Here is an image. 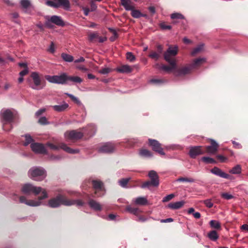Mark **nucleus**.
<instances>
[{
  "instance_id": "1",
  "label": "nucleus",
  "mask_w": 248,
  "mask_h": 248,
  "mask_svg": "<svg viewBox=\"0 0 248 248\" xmlns=\"http://www.w3.org/2000/svg\"><path fill=\"white\" fill-rule=\"evenodd\" d=\"M22 191L25 194L32 193L35 195L42 192V196L39 197L37 200H27L25 197H20V202L24 203L30 206H38L40 205L42 202V201L47 197V194L45 189L39 186H34L30 184H25L22 188Z\"/></svg>"
},
{
  "instance_id": "2",
  "label": "nucleus",
  "mask_w": 248,
  "mask_h": 248,
  "mask_svg": "<svg viewBox=\"0 0 248 248\" xmlns=\"http://www.w3.org/2000/svg\"><path fill=\"white\" fill-rule=\"evenodd\" d=\"M62 204L65 206H71L75 204L78 206H82L84 202L81 200H68L64 196L59 194L55 198L50 200L48 203V206L52 208L58 207Z\"/></svg>"
},
{
  "instance_id": "3",
  "label": "nucleus",
  "mask_w": 248,
  "mask_h": 248,
  "mask_svg": "<svg viewBox=\"0 0 248 248\" xmlns=\"http://www.w3.org/2000/svg\"><path fill=\"white\" fill-rule=\"evenodd\" d=\"M31 78L32 80L30 79H28L30 87L36 90H41L44 88L45 84L42 81L39 73L36 72H32L31 74Z\"/></svg>"
},
{
  "instance_id": "4",
  "label": "nucleus",
  "mask_w": 248,
  "mask_h": 248,
  "mask_svg": "<svg viewBox=\"0 0 248 248\" xmlns=\"http://www.w3.org/2000/svg\"><path fill=\"white\" fill-rule=\"evenodd\" d=\"M28 175L34 181H41L46 178V173L43 168L34 167L30 169Z\"/></svg>"
},
{
  "instance_id": "5",
  "label": "nucleus",
  "mask_w": 248,
  "mask_h": 248,
  "mask_svg": "<svg viewBox=\"0 0 248 248\" xmlns=\"http://www.w3.org/2000/svg\"><path fill=\"white\" fill-rule=\"evenodd\" d=\"M0 115L3 123V129L4 130L8 131L10 130L7 126L10 124L11 129L12 128L11 123L14 118V114L9 109H2L0 111Z\"/></svg>"
},
{
  "instance_id": "6",
  "label": "nucleus",
  "mask_w": 248,
  "mask_h": 248,
  "mask_svg": "<svg viewBox=\"0 0 248 248\" xmlns=\"http://www.w3.org/2000/svg\"><path fill=\"white\" fill-rule=\"evenodd\" d=\"M148 176L151 180L144 182L141 187L143 188H150L151 186L157 187L159 184V180L156 172L155 170H150L148 173Z\"/></svg>"
},
{
  "instance_id": "7",
  "label": "nucleus",
  "mask_w": 248,
  "mask_h": 248,
  "mask_svg": "<svg viewBox=\"0 0 248 248\" xmlns=\"http://www.w3.org/2000/svg\"><path fill=\"white\" fill-rule=\"evenodd\" d=\"M66 78L67 74L65 73L60 75H47L45 77L46 79L50 83L62 85L66 84Z\"/></svg>"
},
{
  "instance_id": "8",
  "label": "nucleus",
  "mask_w": 248,
  "mask_h": 248,
  "mask_svg": "<svg viewBox=\"0 0 248 248\" xmlns=\"http://www.w3.org/2000/svg\"><path fill=\"white\" fill-rule=\"evenodd\" d=\"M46 4L48 6L58 8L62 7L65 10H68L70 8V2L68 0H54V1L47 0Z\"/></svg>"
},
{
  "instance_id": "9",
  "label": "nucleus",
  "mask_w": 248,
  "mask_h": 248,
  "mask_svg": "<svg viewBox=\"0 0 248 248\" xmlns=\"http://www.w3.org/2000/svg\"><path fill=\"white\" fill-rule=\"evenodd\" d=\"M46 145L53 150H58L60 149H62L64 151L69 154H77L79 152L78 149H73L70 148V147H68L66 144L63 143H61L59 145H56L52 143L47 142L46 143Z\"/></svg>"
},
{
  "instance_id": "10",
  "label": "nucleus",
  "mask_w": 248,
  "mask_h": 248,
  "mask_svg": "<svg viewBox=\"0 0 248 248\" xmlns=\"http://www.w3.org/2000/svg\"><path fill=\"white\" fill-rule=\"evenodd\" d=\"M178 52V47L177 46H170L168 49L164 52V58L167 62L170 61H176L172 58L175 57Z\"/></svg>"
},
{
  "instance_id": "11",
  "label": "nucleus",
  "mask_w": 248,
  "mask_h": 248,
  "mask_svg": "<svg viewBox=\"0 0 248 248\" xmlns=\"http://www.w3.org/2000/svg\"><path fill=\"white\" fill-rule=\"evenodd\" d=\"M46 25L48 28L52 27V23H53L58 26L63 27L65 23L62 17L58 16H52L51 17L47 16Z\"/></svg>"
},
{
  "instance_id": "12",
  "label": "nucleus",
  "mask_w": 248,
  "mask_h": 248,
  "mask_svg": "<svg viewBox=\"0 0 248 248\" xmlns=\"http://www.w3.org/2000/svg\"><path fill=\"white\" fill-rule=\"evenodd\" d=\"M93 187L95 190V194L97 197H100L104 195L105 191L103 186V183L100 181H92Z\"/></svg>"
},
{
  "instance_id": "13",
  "label": "nucleus",
  "mask_w": 248,
  "mask_h": 248,
  "mask_svg": "<svg viewBox=\"0 0 248 248\" xmlns=\"http://www.w3.org/2000/svg\"><path fill=\"white\" fill-rule=\"evenodd\" d=\"M83 136V133L78 130L66 131L64 133V137L67 141L73 140H78Z\"/></svg>"
},
{
  "instance_id": "14",
  "label": "nucleus",
  "mask_w": 248,
  "mask_h": 248,
  "mask_svg": "<svg viewBox=\"0 0 248 248\" xmlns=\"http://www.w3.org/2000/svg\"><path fill=\"white\" fill-rule=\"evenodd\" d=\"M31 147L33 152L36 154H46V150L43 144L39 143H32Z\"/></svg>"
},
{
  "instance_id": "15",
  "label": "nucleus",
  "mask_w": 248,
  "mask_h": 248,
  "mask_svg": "<svg viewBox=\"0 0 248 248\" xmlns=\"http://www.w3.org/2000/svg\"><path fill=\"white\" fill-rule=\"evenodd\" d=\"M149 145L152 147L153 150L161 155H165L163 149L161 147V144L155 140L149 139Z\"/></svg>"
},
{
  "instance_id": "16",
  "label": "nucleus",
  "mask_w": 248,
  "mask_h": 248,
  "mask_svg": "<svg viewBox=\"0 0 248 248\" xmlns=\"http://www.w3.org/2000/svg\"><path fill=\"white\" fill-rule=\"evenodd\" d=\"M115 146L111 142H108L104 144L98 150L99 153H110L114 151Z\"/></svg>"
},
{
  "instance_id": "17",
  "label": "nucleus",
  "mask_w": 248,
  "mask_h": 248,
  "mask_svg": "<svg viewBox=\"0 0 248 248\" xmlns=\"http://www.w3.org/2000/svg\"><path fill=\"white\" fill-rule=\"evenodd\" d=\"M170 64V66L166 65H159L157 64V66H158L159 69L165 71L166 72H170L176 69V61H170V62H168Z\"/></svg>"
},
{
  "instance_id": "18",
  "label": "nucleus",
  "mask_w": 248,
  "mask_h": 248,
  "mask_svg": "<svg viewBox=\"0 0 248 248\" xmlns=\"http://www.w3.org/2000/svg\"><path fill=\"white\" fill-rule=\"evenodd\" d=\"M211 172L213 174L217 176H219L221 178L228 179H231V176L230 175L224 172L221 170H220L217 167H214L212 170H211Z\"/></svg>"
},
{
  "instance_id": "19",
  "label": "nucleus",
  "mask_w": 248,
  "mask_h": 248,
  "mask_svg": "<svg viewBox=\"0 0 248 248\" xmlns=\"http://www.w3.org/2000/svg\"><path fill=\"white\" fill-rule=\"evenodd\" d=\"M211 145L207 146L206 147L207 152L209 154H214L217 150L218 145L217 143L214 140L210 139Z\"/></svg>"
},
{
  "instance_id": "20",
  "label": "nucleus",
  "mask_w": 248,
  "mask_h": 248,
  "mask_svg": "<svg viewBox=\"0 0 248 248\" xmlns=\"http://www.w3.org/2000/svg\"><path fill=\"white\" fill-rule=\"evenodd\" d=\"M192 69L191 65L186 66L175 70V74L177 76H184L189 74Z\"/></svg>"
},
{
  "instance_id": "21",
  "label": "nucleus",
  "mask_w": 248,
  "mask_h": 248,
  "mask_svg": "<svg viewBox=\"0 0 248 248\" xmlns=\"http://www.w3.org/2000/svg\"><path fill=\"white\" fill-rule=\"evenodd\" d=\"M201 146L191 147L189 150V155L192 158H195L197 155L203 154Z\"/></svg>"
},
{
  "instance_id": "22",
  "label": "nucleus",
  "mask_w": 248,
  "mask_h": 248,
  "mask_svg": "<svg viewBox=\"0 0 248 248\" xmlns=\"http://www.w3.org/2000/svg\"><path fill=\"white\" fill-rule=\"evenodd\" d=\"M132 67L127 64L122 65L116 69L117 72L121 73H129L132 71Z\"/></svg>"
},
{
  "instance_id": "23",
  "label": "nucleus",
  "mask_w": 248,
  "mask_h": 248,
  "mask_svg": "<svg viewBox=\"0 0 248 248\" xmlns=\"http://www.w3.org/2000/svg\"><path fill=\"white\" fill-rule=\"evenodd\" d=\"M88 204L91 208L95 211H101L102 210V205L98 202L93 200H89Z\"/></svg>"
},
{
  "instance_id": "24",
  "label": "nucleus",
  "mask_w": 248,
  "mask_h": 248,
  "mask_svg": "<svg viewBox=\"0 0 248 248\" xmlns=\"http://www.w3.org/2000/svg\"><path fill=\"white\" fill-rule=\"evenodd\" d=\"M54 110L57 112H62L65 110L69 107V105L63 102L62 104L59 105H54L51 106Z\"/></svg>"
},
{
  "instance_id": "25",
  "label": "nucleus",
  "mask_w": 248,
  "mask_h": 248,
  "mask_svg": "<svg viewBox=\"0 0 248 248\" xmlns=\"http://www.w3.org/2000/svg\"><path fill=\"white\" fill-rule=\"evenodd\" d=\"M121 4L126 11H131L134 8L133 2L131 0H121Z\"/></svg>"
},
{
  "instance_id": "26",
  "label": "nucleus",
  "mask_w": 248,
  "mask_h": 248,
  "mask_svg": "<svg viewBox=\"0 0 248 248\" xmlns=\"http://www.w3.org/2000/svg\"><path fill=\"white\" fill-rule=\"evenodd\" d=\"M185 202L183 201L171 202L168 205V207L171 209H178L181 208L184 205Z\"/></svg>"
},
{
  "instance_id": "27",
  "label": "nucleus",
  "mask_w": 248,
  "mask_h": 248,
  "mask_svg": "<svg viewBox=\"0 0 248 248\" xmlns=\"http://www.w3.org/2000/svg\"><path fill=\"white\" fill-rule=\"evenodd\" d=\"M136 204L144 205L147 203V200L144 197H140L135 199L133 200Z\"/></svg>"
},
{
  "instance_id": "28",
  "label": "nucleus",
  "mask_w": 248,
  "mask_h": 248,
  "mask_svg": "<svg viewBox=\"0 0 248 248\" xmlns=\"http://www.w3.org/2000/svg\"><path fill=\"white\" fill-rule=\"evenodd\" d=\"M205 62V59L204 58H199L195 59L193 63L190 65L192 68H194Z\"/></svg>"
},
{
  "instance_id": "29",
  "label": "nucleus",
  "mask_w": 248,
  "mask_h": 248,
  "mask_svg": "<svg viewBox=\"0 0 248 248\" xmlns=\"http://www.w3.org/2000/svg\"><path fill=\"white\" fill-rule=\"evenodd\" d=\"M70 81L74 83H80L82 82V79L78 76H68L67 75L66 82Z\"/></svg>"
},
{
  "instance_id": "30",
  "label": "nucleus",
  "mask_w": 248,
  "mask_h": 248,
  "mask_svg": "<svg viewBox=\"0 0 248 248\" xmlns=\"http://www.w3.org/2000/svg\"><path fill=\"white\" fill-rule=\"evenodd\" d=\"M131 16L136 18H138L140 17H147V15L146 14H143L141 13V12L138 10H135L133 9L131 10Z\"/></svg>"
},
{
  "instance_id": "31",
  "label": "nucleus",
  "mask_w": 248,
  "mask_h": 248,
  "mask_svg": "<svg viewBox=\"0 0 248 248\" xmlns=\"http://www.w3.org/2000/svg\"><path fill=\"white\" fill-rule=\"evenodd\" d=\"M242 169L240 165H237L233 167L229 172L233 174H239L241 173Z\"/></svg>"
},
{
  "instance_id": "32",
  "label": "nucleus",
  "mask_w": 248,
  "mask_h": 248,
  "mask_svg": "<svg viewBox=\"0 0 248 248\" xmlns=\"http://www.w3.org/2000/svg\"><path fill=\"white\" fill-rule=\"evenodd\" d=\"M208 238L212 241H215L218 238V235L216 231H211L208 233Z\"/></svg>"
},
{
  "instance_id": "33",
  "label": "nucleus",
  "mask_w": 248,
  "mask_h": 248,
  "mask_svg": "<svg viewBox=\"0 0 248 248\" xmlns=\"http://www.w3.org/2000/svg\"><path fill=\"white\" fill-rule=\"evenodd\" d=\"M139 154L141 156L145 157H150L153 156L151 152L146 149L141 150L139 152Z\"/></svg>"
},
{
  "instance_id": "34",
  "label": "nucleus",
  "mask_w": 248,
  "mask_h": 248,
  "mask_svg": "<svg viewBox=\"0 0 248 248\" xmlns=\"http://www.w3.org/2000/svg\"><path fill=\"white\" fill-rule=\"evenodd\" d=\"M209 224L211 228L216 229H220L221 228V225L219 221L215 220H211Z\"/></svg>"
},
{
  "instance_id": "35",
  "label": "nucleus",
  "mask_w": 248,
  "mask_h": 248,
  "mask_svg": "<svg viewBox=\"0 0 248 248\" xmlns=\"http://www.w3.org/2000/svg\"><path fill=\"white\" fill-rule=\"evenodd\" d=\"M99 37V34L97 32H91L88 34V39L90 42H93L95 41Z\"/></svg>"
},
{
  "instance_id": "36",
  "label": "nucleus",
  "mask_w": 248,
  "mask_h": 248,
  "mask_svg": "<svg viewBox=\"0 0 248 248\" xmlns=\"http://www.w3.org/2000/svg\"><path fill=\"white\" fill-rule=\"evenodd\" d=\"M61 57L66 62H72L74 60V58L72 56L66 53H62Z\"/></svg>"
},
{
  "instance_id": "37",
  "label": "nucleus",
  "mask_w": 248,
  "mask_h": 248,
  "mask_svg": "<svg viewBox=\"0 0 248 248\" xmlns=\"http://www.w3.org/2000/svg\"><path fill=\"white\" fill-rule=\"evenodd\" d=\"M25 141L23 143V145L25 146L28 145L30 143H32L31 142L33 141V139L32 137L28 134H26L24 136Z\"/></svg>"
},
{
  "instance_id": "38",
  "label": "nucleus",
  "mask_w": 248,
  "mask_h": 248,
  "mask_svg": "<svg viewBox=\"0 0 248 248\" xmlns=\"http://www.w3.org/2000/svg\"><path fill=\"white\" fill-rule=\"evenodd\" d=\"M176 181L193 183L195 182V180L192 178L180 177L176 179Z\"/></svg>"
},
{
  "instance_id": "39",
  "label": "nucleus",
  "mask_w": 248,
  "mask_h": 248,
  "mask_svg": "<svg viewBox=\"0 0 248 248\" xmlns=\"http://www.w3.org/2000/svg\"><path fill=\"white\" fill-rule=\"evenodd\" d=\"M201 160L207 164H214L216 163V161L212 158L207 156H203L201 158Z\"/></svg>"
},
{
  "instance_id": "40",
  "label": "nucleus",
  "mask_w": 248,
  "mask_h": 248,
  "mask_svg": "<svg viewBox=\"0 0 248 248\" xmlns=\"http://www.w3.org/2000/svg\"><path fill=\"white\" fill-rule=\"evenodd\" d=\"M203 48V45L201 44L194 48L191 52V54L192 56L195 55L198 53L201 52Z\"/></svg>"
},
{
  "instance_id": "41",
  "label": "nucleus",
  "mask_w": 248,
  "mask_h": 248,
  "mask_svg": "<svg viewBox=\"0 0 248 248\" xmlns=\"http://www.w3.org/2000/svg\"><path fill=\"white\" fill-rule=\"evenodd\" d=\"M130 180V178H123L118 181V183L120 186L123 187H126V186Z\"/></svg>"
},
{
  "instance_id": "42",
  "label": "nucleus",
  "mask_w": 248,
  "mask_h": 248,
  "mask_svg": "<svg viewBox=\"0 0 248 248\" xmlns=\"http://www.w3.org/2000/svg\"><path fill=\"white\" fill-rule=\"evenodd\" d=\"M170 18L172 19H183L185 18L184 16L180 13H174L170 15Z\"/></svg>"
},
{
  "instance_id": "43",
  "label": "nucleus",
  "mask_w": 248,
  "mask_h": 248,
  "mask_svg": "<svg viewBox=\"0 0 248 248\" xmlns=\"http://www.w3.org/2000/svg\"><path fill=\"white\" fill-rule=\"evenodd\" d=\"M126 210L129 213L134 215H137L139 212V209L137 208L132 207L131 206H128L126 207Z\"/></svg>"
},
{
  "instance_id": "44",
  "label": "nucleus",
  "mask_w": 248,
  "mask_h": 248,
  "mask_svg": "<svg viewBox=\"0 0 248 248\" xmlns=\"http://www.w3.org/2000/svg\"><path fill=\"white\" fill-rule=\"evenodd\" d=\"M65 94L69 96L75 103H76L78 105H80L81 104V103L80 101V100L73 94L69 93H65Z\"/></svg>"
},
{
  "instance_id": "45",
  "label": "nucleus",
  "mask_w": 248,
  "mask_h": 248,
  "mask_svg": "<svg viewBox=\"0 0 248 248\" xmlns=\"http://www.w3.org/2000/svg\"><path fill=\"white\" fill-rule=\"evenodd\" d=\"M126 59L130 61V62H133L136 58L135 56L133 54L132 52H128L126 54Z\"/></svg>"
},
{
  "instance_id": "46",
  "label": "nucleus",
  "mask_w": 248,
  "mask_h": 248,
  "mask_svg": "<svg viewBox=\"0 0 248 248\" xmlns=\"http://www.w3.org/2000/svg\"><path fill=\"white\" fill-rule=\"evenodd\" d=\"M160 53L157 52H151L149 55V57H150L152 59H155V60H157L160 56Z\"/></svg>"
},
{
  "instance_id": "47",
  "label": "nucleus",
  "mask_w": 248,
  "mask_h": 248,
  "mask_svg": "<svg viewBox=\"0 0 248 248\" xmlns=\"http://www.w3.org/2000/svg\"><path fill=\"white\" fill-rule=\"evenodd\" d=\"M20 4L22 7L27 8L29 7L31 3L29 0H21L20 1Z\"/></svg>"
},
{
  "instance_id": "48",
  "label": "nucleus",
  "mask_w": 248,
  "mask_h": 248,
  "mask_svg": "<svg viewBox=\"0 0 248 248\" xmlns=\"http://www.w3.org/2000/svg\"><path fill=\"white\" fill-rule=\"evenodd\" d=\"M221 197L224 199L229 200L233 198V196L228 193H223L221 194Z\"/></svg>"
},
{
  "instance_id": "49",
  "label": "nucleus",
  "mask_w": 248,
  "mask_h": 248,
  "mask_svg": "<svg viewBox=\"0 0 248 248\" xmlns=\"http://www.w3.org/2000/svg\"><path fill=\"white\" fill-rule=\"evenodd\" d=\"M174 197V195L173 194H169L164 197L163 198L162 202H165L171 200Z\"/></svg>"
},
{
  "instance_id": "50",
  "label": "nucleus",
  "mask_w": 248,
  "mask_h": 248,
  "mask_svg": "<svg viewBox=\"0 0 248 248\" xmlns=\"http://www.w3.org/2000/svg\"><path fill=\"white\" fill-rule=\"evenodd\" d=\"M204 204L206 205V207L208 208H211L213 206V203L211 201V199L205 200L203 201Z\"/></svg>"
},
{
  "instance_id": "51",
  "label": "nucleus",
  "mask_w": 248,
  "mask_h": 248,
  "mask_svg": "<svg viewBox=\"0 0 248 248\" xmlns=\"http://www.w3.org/2000/svg\"><path fill=\"white\" fill-rule=\"evenodd\" d=\"M160 27L163 30H170L171 29L170 25H166L165 23H160Z\"/></svg>"
},
{
  "instance_id": "52",
  "label": "nucleus",
  "mask_w": 248,
  "mask_h": 248,
  "mask_svg": "<svg viewBox=\"0 0 248 248\" xmlns=\"http://www.w3.org/2000/svg\"><path fill=\"white\" fill-rule=\"evenodd\" d=\"M39 123L42 124H48L46 118L45 117H41L38 121Z\"/></svg>"
},
{
  "instance_id": "53",
  "label": "nucleus",
  "mask_w": 248,
  "mask_h": 248,
  "mask_svg": "<svg viewBox=\"0 0 248 248\" xmlns=\"http://www.w3.org/2000/svg\"><path fill=\"white\" fill-rule=\"evenodd\" d=\"M47 51L51 53H54L55 52V46L53 42H51V44L47 49Z\"/></svg>"
},
{
  "instance_id": "54",
  "label": "nucleus",
  "mask_w": 248,
  "mask_h": 248,
  "mask_svg": "<svg viewBox=\"0 0 248 248\" xmlns=\"http://www.w3.org/2000/svg\"><path fill=\"white\" fill-rule=\"evenodd\" d=\"M46 111V109L45 108H41L40 109H39L37 111H36V112L35 113V116L36 117H39Z\"/></svg>"
},
{
  "instance_id": "55",
  "label": "nucleus",
  "mask_w": 248,
  "mask_h": 248,
  "mask_svg": "<svg viewBox=\"0 0 248 248\" xmlns=\"http://www.w3.org/2000/svg\"><path fill=\"white\" fill-rule=\"evenodd\" d=\"M28 68L26 67L19 73V75L20 77H23L24 76L27 75L28 73Z\"/></svg>"
},
{
  "instance_id": "56",
  "label": "nucleus",
  "mask_w": 248,
  "mask_h": 248,
  "mask_svg": "<svg viewBox=\"0 0 248 248\" xmlns=\"http://www.w3.org/2000/svg\"><path fill=\"white\" fill-rule=\"evenodd\" d=\"M110 71V70L108 68H104L100 70V73L102 74H107Z\"/></svg>"
},
{
  "instance_id": "57",
  "label": "nucleus",
  "mask_w": 248,
  "mask_h": 248,
  "mask_svg": "<svg viewBox=\"0 0 248 248\" xmlns=\"http://www.w3.org/2000/svg\"><path fill=\"white\" fill-rule=\"evenodd\" d=\"M91 11H95L97 8V5L93 1H91Z\"/></svg>"
},
{
  "instance_id": "58",
  "label": "nucleus",
  "mask_w": 248,
  "mask_h": 248,
  "mask_svg": "<svg viewBox=\"0 0 248 248\" xmlns=\"http://www.w3.org/2000/svg\"><path fill=\"white\" fill-rule=\"evenodd\" d=\"M147 220V218L143 216H139L138 219H136L137 221L140 222H144Z\"/></svg>"
},
{
  "instance_id": "59",
  "label": "nucleus",
  "mask_w": 248,
  "mask_h": 248,
  "mask_svg": "<svg viewBox=\"0 0 248 248\" xmlns=\"http://www.w3.org/2000/svg\"><path fill=\"white\" fill-rule=\"evenodd\" d=\"M173 221V219L172 218H168L165 219H161L160 222L161 223H168V222H171Z\"/></svg>"
},
{
  "instance_id": "60",
  "label": "nucleus",
  "mask_w": 248,
  "mask_h": 248,
  "mask_svg": "<svg viewBox=\"0 0 248 248\" xmlns=\"http://www.w3.org/2000/svg\"><path fill=\"white\" fill-rule=\"evenodd\" d=\"M82 10L84 12V14L85 16H88L89 15L90 9L87 7H83Z\"/></svg>"
},
{
  "instance_id": "61",
  "label": "nucleus",
  "mask_w": 248,
  "mask_h": 248,
  "mask_svg": "<svg viewBox=\"0 0 248 248\" xmlns=\"http://www.w3.org/2000/svg\"><path fill=\"white\" fill-rule=\"evenodd\" d=\"M98 41L100 43H103L105 41L107 40V37H101L99 36V37L98 38Z\"/></svg>"
},
{
  "instance_id": "62",
  "label": "nucleus",
  "mask_w": 248,
  "mask_h": 248,
  "mask_svg": "<svg viewBox=\"0 0 248 248\" xmlns=\"http://www.w3.org/2000/svg\"><path fill=\"white\" fill-rule=\"evenodd\" d=\"M77 68L78 69H80L81 70L84 71H88V69L86 68L84 65H79L77 67Z\"/></svg>"
},
{
  "instance_id": "63",
  "label": "nucleus",
  "mask_w": 248,
  "mask_h": 248,
  "mask_svg": "<svg viewBox=\"0 0 248 248\" xmlns=\"http://www.w3.org/2000/svg\"><path fill=\"white\" fill-rule=\"evenodd\" d=\"M232 143L233 144V146L235 148H238V149H239V148H241V145L238 142H236L234 141H232Z\"/></svg>"
},
{
  "instance_id": "64",
  "label": "nucleus",
  "mask_w": 248,
  "mask_h": 248,
  "mask_svg": "<svg viewBox=\"0 0 248 248\" xmlns=\"http://www.w3.org/2000/svg\"><path fill=\"white\" fill-rule=\"evenodd\" d=\"M157 52L158 53H160V54H161L163 51V47L161 45H158L157 46Z\"/></svg>"
}]
</instances>
